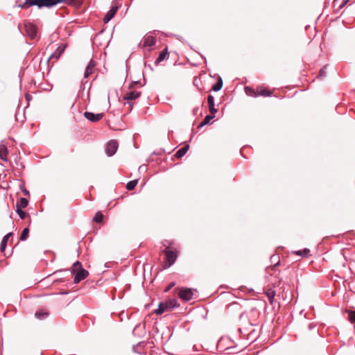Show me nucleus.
<instances>
[{"mask_svg": "<svg viewBox=\"0 0 355 355\" xmlns=\"http://www.w3.org/2000/svg\"><path fill=\"white\" fill-rule=\"evenodd\" d=\"M207 101L209 104V110L211 114H216L218 110L214 106V98L211 95H209L207 97Z\"/></svg>", "mask_w": 355, "mask_h": 355, "instance_id": "nucleus-10", "label": "nucleus"}, {"mask_svg": "<svg viewBox=\"0 0 355 355\" xmlns=\"http://www.w3.org/2000/svg\"><path fill=\"white\" fill-rule=\"evenodd\" d=\"M28 233H29V229L28 227L24 228L21 234L20 240L26 241L28 238Z\"/></svg>", "mask_w": 355, "mask_h": 355, "instance_id": "nucleus-27", "label": "nucleus"}, {"mask_svg": "<svg viewBox=\"0 0 355 355\" xmlns=\"http://www.w3.org/2000/svg\"><path fill=\"white\" fill-rule=\"evenodd\" d=\"M279 262L278 261L277 263H275V264L273 266V268H275L277 265H279Z\"/></svg>", "mask_w": 355, "mask_h": 355, "instance_id": "nucleus-38", "label": "nucleus"}, {"mask_svg": "<svg viewBox=\"0 0 355 355\" xmlns=\"http://www.w3.org/2000/svg\"><path fill=\"white\" fill-rule=\"evenodd\" d=\"M62 3V0H25L22 4L19 5V7L28 8L31 6H36L39 8L43 7L51 8Z\"/></svg>", "mask_w": 355, "mask_h": 355, "instance_id": "nucleus-1", "label": "nucleus"}, {"mask_svg": "<svg viewBox=\"0 0 355 355\" xmlns=\"http://www.w3.org/2000/svg\"><path fill=\"white\" fill-rule=\"evenodd\" d=\"M223 87V80L220 76H218V80L216 83H215L211 89L214 92H218Z\"/></svg>", "mask_w": 355, "mask_h": 355, "instance_id": "nucleus-20", "label": "nucleus"}, {"mask_svg": "<svg viewBox=\"0 0 355 355\" xmlns=\"http://www.w3.org/2000/svg\"><path fill=\"white\" fill-rule=\"evenodd\" d=\"M309 252H310V250L308 248H304L302 250H297V251L293 252L294 254L301 256V257H307L309 256Z\"/></svg>", "mask_w": 355, "mask_h": 355, "instance_id": "nucleus-22", "label": "nucleus"}, {"mask_svg": "<svg viewBox=\"0 0 355 355\" xmlns=\"http://www.w3.org/2000/svg\"><path fill=\"white\" fill-rule=\"evenodd\" d=\"M137 83H138V82H137V81H134V82H132V85H131V86H130V87H132V85L137 84Z\"/></svg>", "mask_w": 355, "mask_h": 355, "instance_id": "nucleus-37", "label": "nucleus"}, {"mask_svg": "<svg viewBox=\"0 0 355 355\" xmlns=\"http://www.w3.org/2000/svg\"><path fill=\"white\" fill-rule=\"evenodd\" d=\"M84 116L91 122H97L103 119L104 114L103 113L94 114L91 112H85Z\"/></svg>", "mask_w": 355, "mask_h": 355, "instance_id": "nucleus-8", "label": "nucleus"}, {"mask_svg": "<svg viewBox=\"0 0 355 355\" xmlns=\"http://www.w3.org/2000/svg\"><path fill=\"white\" fill-rule=\"evenodd\" d=\"M23 208L21 207H19V204L17 203L16 205V212L17 213L19 217L21 218V219H24L25 218L26 216V214L25 211H24L22 210Z\"/></svg>", "mask_w": 355, "mask_h": 355, "instance_id": "nucleus-24", "label": "nucleus"}, {"mask_svg": "<svg viewBox=\"0 0 355 355\" xmlns=\"http://www.w3.org/2000/svg\"><path fill=\"white\" fill-rule=\"evenodd\" d=\"M193 291L191 288H182L180 290L179 297L184 300L189 301L193 298Z\"/></svg>", "mask_w": 355, "mask_h": 355, "instance_id": "nucleus-5", "label": "nucleus"}, {"mask_svg": "<svg viewBox=\"0 0 355 355\" xmlns=\"http://www.w3.org/2000/svg\"><path fill=\"white\" fill-rule=\"evenodd\" d=\"M189 148V145H185L184 146L180 148L176 153L175 156L177 158H181L185 155Z\"/></svg>", "mask_w": 355, "mask_h": 355, "instance_id": "nucleus-16", "label": "nucleus"}, {"mask_svg": "<svg viewBox=\"0 0 355 355\" xmlns=\"http://www.w3.org/2000/svg\"><path fill=\"white\" fill-rule=\"evenodd\" d=\"M118 148V143L115 140H111L110 141L106 146V153L108 156H112L114 155Z\"/></svg>", "mask_w": 355, "mask_h": 355, "instance_id": "nucleus-6", "label": "nucleus"}, {"mask_svg": "<svg viewBox=\"0 0 355 355\" xmlns=\"http://www.w3.org/2000/svg\"><path fill=\"white\" fill-rule=\"evenodd\" d=\"M35 315L37 319L44 320L47 318L49 313L45 311H37Z\"/></svg>", "mask_w": 355, "mask_h": 355, "instance_id": "nucleus-25", "label": "nucleus"}, {"mask_svg": "<svg viewBox=\"0 0 355 355\" xmlns=\"http://www.w3.org/2000/svg\"><path fill=\"white\" fill-rule=\"evenodd\" d=\"M141 96V92L137 91H130L127 92L124 96L123 99L127 101V104L129 105L130 110L132 109V104L130 101L138 98Z\"/></svg>", "mask_w": 355, "mask_h": 355, "instance_id": "nucleus-4", "label": "nucleus"}, {"mask_svg": "<svg viewBox=\"0 0 355 355\" xmlns=\"http://www.w3.org/2000/svg\"><path fill=\"white\" fill-rule=\"evenodd\" d=\"M65 48H66V45L65 44L60 45L57 48L55 51L52 53V55H51V58H54L58 60L60 57V55L62 54V53L64 51Z\"/></svg>", "mask_w": 355, "mask_h": 355, "instance_id": "nucleus-11", "label": "nucleus"}, {"mask_svg": "<svg viewBox=\"0 0 355 355\" xmlns=\"http://www.w3.org/2000/svg\"><path fill=\"white\" fill-rule=\"evenodd\" d=\"M164 252L166 254V259L167 265L164 266V268H168V267L171 266L175 261L177 259V254L175 252H173L171 250H169L166 248L164 250Z\"/></svg>", "mask_w": 355, "mask_h": 355, "instance_id": "nucleus-3", "label": "nucleus"}, {"mask_svg": "<svg viewBox=\"0 0 355 355\" xmlns=\"http://www.w3.org/2000/svg\"><path fill=\"white\" fill-rule=\"evenodd\" d=\"M156 40L153 36H147L144 40V46L151 47L155 44Z\"/></svg>", "mask_w": 355, "mask_h": 355, "instance_id": "nucleus-14", "label": "nucleus"}, {"mask_svg": "<svg viewBox=\"0 0 355 355\" xmlns=\"http://www.w3.org/2000/svg\"><path fill=\"white\" fill-rule=\"evenodd\" d=\"M326 74H327V66H324L320 70L318 76L320 77H324V76H326Z\"/></svg>", "mask_w": 355, "mask_h": 355, "instance_id": "nucleus-32", "label": "nucleus"}, {"mask_svg": "<svg viewBox=\"0 0 355 355\" xmlns=\"http://www.w3.org/2000/svg\"><path fill=\"white\" fill-rule=\"evenodd\" d=\"M119 7L118 6H113L111 7L110 10L107 12L103 18L104 23H107L114 17L116 12L119 10Z\"/></svg>", "mask_w": 355, "mask_h": 355, "instance_id": "nucleus-9", "label": "nucleus"}, {"mask_svg": "<svg viewBox=\"0 0 355 355\" xmlns=\"http://www.w3.org/2000/svg\"><path fill=\"white\" fill-rule=\"evenodd\" d=\"M175 282H171L164 290L165 292H168L174 286Z\"/></svg>", "mask_w": 355, "mask_h": 355, "instance_id": "nucleus-33", "label": "nucleus"}, {"mask_svg": "<svg viewBox=\"0 0 355 355\" xmlns=\"http://www.w3.org/2000/svg\"><path fill=\"white\" fill-rule=\"evenodd\" d=\"M138 181L137 180H131L128 182L126 184V189L128 190H132L137 186Z\"/></svg>", "mask_w": 355, "mask_h": 355, "instance_id": "nucleus-26", "label": "nucleus"}, {"mask_svg": "<svg viewBox=\"0 0 355 355\" xmlns=\"http://www.w3.org/2000/svg\"><path fill=\"white\" fill-rule=\"evenodd\" d=\"M26 34L31 38L35 39L37 36V28L34 24L28 22L24 24Z\"/></svg>", "mask_w": 355, "mask_h": 355, "instance_id": "nucleus-7", "label": "nucleus"}, {"mask_svg": "<svg viewBox=\"0 0 355 355\" xmlns=\"http://www.w3.org/2000/svg\"><path fill=\"white\" fill-rule=\"evenodd\" d=\"M275 258H276L275 255H273V256H272V257H271V259H275Z\"/></svg>", "mask_w": 355, "mask_h": 355, "instance_id": "nucleus-39", "label": "nucleus"}, {"mask_svg": "<svg viewBox=\"0 0 355 355\" xmlns=\"http://www.w3.org/2000/svg\"><path fill=\"white\" fill-rule=\"evenodd\" d=\"M245 93L247 94V95H248V96H258V94H257L252 89H251L248 87H245Z\"/></svg>", "mask_w": 355, "mask_h": 355, "instance_id": "nucleus-30", "label": "nucleus"}, {"mask_svg": "<svg viewBox=\"0 0 355 355\" xmlns=\"http://www.w3.org/2000/svg\"><path fill=\"white\" fill-rule=\"evenodd\" d=\"M28 205V201L26 198H20V202L19 204V207H21V208H26Z\"/></svg>", "mask_w": 355, "mask_h": 355, "instance_id": "nucleus-31", "label": "nucleus"}, {"mask_svg": "<svg viewBox=\"0 0 355 355\" xmlns=\"http://www.w3.org/2000/svg\"><path fill=\"white\" fill-rule=\"evenodd\" d=\"M12 235V233L10 232L3 236V238L1 242V245H0V250L1 252H3L5 250L6 245H7V242H8L10 236Z\"/></svg>", "mask_w": 355, "mask_h": 355, "instance_id": "nucleus-17", "label": "nucleus"}, {"mask_svg": "<svg viewBox=\"0 0 355 355\" xmlns=\"http://www.w3.org/2000/svg\"><path fill=\"white\" fill-rule=\"evenodd\" d=\"M7 155H8V149L6 145L1 144H0V159L3 162H7Z\"/></svg>", "mask_w": 355, "mask_h": 355, "instance_id": "nucleus-12", "label": "nucleus"}, {"mask_svg": "<svg viewBox=\"0 0 355 355\" xmlns=\"http://www.w3.org/2000/svg\"><path fill=\"white\" fill-rule=\"evenodd\" d=\"M198 109H199V107H195V108L193 109V113H194V114H197V112H198Z\"/></svg>", "mask_w": 355, "mask_h": 355, "instance_id": "nucleus-36", "label": "nucleus"}, {"mask_svg": "<svg viewBox=\"0 0 355 355\" xmlns=\"http://www.w3.org/2000/svg\"><path fill=\"white\" fill-rule=\"evenodd\" d=\"M272 94V92L266 89H261L258 92V95L263 96H270Z\"/></svg>", "mask_w": 355, "mask_h": 355, "instance_id": "nucleus-29", "label": "nucleus"}, {"mask_svg": "<svg viewBox=\"0 0 355 355\" xmlns=\"http://www.w3.org/2000/svg\"><path fill=\"white\" fill-rule=\"evenodd\" d=\"M163 302L165 305V307H167L168 310H171L178 306V302L175 299H169Z\"/></svg>", "mask_w": 355, "mask_h": 355, "instance_id": "nucleus-15", "label": "nucleus"}, {"mask_svg": "<svg viewBox=\"0 0 355 355\" xmlns=\"http://www.w3.org/2000/svg\"><path fill=\"white\" fill-rule=\"evenodd\" d=\"M22 192L24 193V194L25 196H28V195H29V192H28V191H27L26 189H22Z\"/></svg>", "mask_w": 355, "mask_h": 355, "instance_id": "nucleus-35", "label": "nucleus"}, {"mask_svg": "<svg viewBox=\"0 0 355 355\" xmlns=\"http://www.w3.org/2000/svg\"><path fill=\"white\" fill-rule=\"evenodd\" d=\"M167 54H168V52H167L166 49L164 51H162V52H160L158 58L155 60V63H159V62L163 61L166 58Z\"/></svg>", "mask_w": 355, "mask_h": 355, "instance_id": "nucleus-23", "label": "nucleus"}, {"mask_svg": "<svg viewBox=\"0 0 355 355\" xmlns=\"http://www.w3.org/2000/svg\"><path fill=\"white\" fill-rule=\"evenodd\" d=\"M71 272L75 274L74 284H78L89 275L88 271L83 268L81 263L78 261L73 263Z\"/></svg>", "mask_w": 355, "mask_h": 355, "instance_id": "nucleus-2", "label": "nucleus"}, {"mask_svg": "<svg viewBox=\"0 0 355 355\" xmlns=\"http://www.w3.org/2000/svg\"><path fill=\"white\" fill-rule=\"evenodd\" d=\"M103 214L101 212V211H98L94 218H93V220L96 223H101L102 222L103 220Z\"/></svg>", "mask_w": 355, "mask_h": 355, "instance_id": "nucleus-28", "label": "nucleus"}, {"mask_svg": "<svg viewBox=\"0 0 355 355\" xmlns=\"http://www.w3.org/2000/svg\"><path fill=\"white\" fill-rule=\"evenodd\" d=\"M96 64L93 60H91L89 63L87 64L85 73H84V78H87L90 74L92 73L93 69L95 67Z\"/></svg>", "mask_w": 355, "mask_h": 355, "instance_id": "nucleus-13", "label": "nucleus"}, {"mask_svg": "<svg viewBox=\"0 0 355 355\" xmlns=\"http://www.w3.org/2000/svg\"><path fill=\"white\" fill-rule=\"evenodd\" d=\"M166 311H168V309L167 307H165L164 302H161L159 304L157 309L154 311V313L157 315H161Z\"/></svg>", "mask_w": 355, "mask_h": 355, "instance_id": "nucleus-19", "label": "nucleus"}, {"mask_svg": "<svg viewBox=\"0 0 355 355\" xmlns=\"http://www.w3.org/2000/svg\"><path fill=\"white\" fill-rule=\"evenodd\" d=\"M349 0H343V3L340 6V8H343Z\"/></svg>", "mask_w": 355, "mask_h": 355, "instance_id": "nucleus-34", "label": "nucleus"}, {"mask_svg": "<svg viewBox=\"0 0 355 355\" xmlns=\"http://www.w3.org/2000/svg\"><path fill=\"white\" fill-rule=\"evenodd\" d=\"M266 295L268 297V300L269 301V302L270 304H272L273 302H274V298H275V291L272 289H268L266 292Z\"/></svg>", "mask_w": 355, "mask_h": 355, "instance_id": "nucleus-21", "label": "nucleus"}, {"mask_svg": "<svg viewBox=\"0 0 355 355\" xmlns=\"http://www.w3.org/2000/svg\"><path fill=\"white\" fill-rule=\"evenodd\" d=\"M26 98L28 100V98H29V96L28 95H26Z\"/></svg>", "mask_w": 355, "mask_h": 355, "instance_id": "nucleus-40", "label": "nucleus"}, {"mask_svg": "<svg viewBox=\"0 0 355 355\" xmlns=\"http://www.w3.org/2000/svg\"><path fill=\"white\" fill-rule=\"evenodd\" d=\"M214 117H215V114H211V113H210V114L207 115V116L205 117V119H203V121H202L199 124V125H198V128H202V126H204V125H205L208 124V123L210 122V121H211V119H213Z\"/></svg>", "mask_w": 355, "mask_h": 355, "instance_id": "nucleus-18", "label": "nucleus"}]
</instances>
